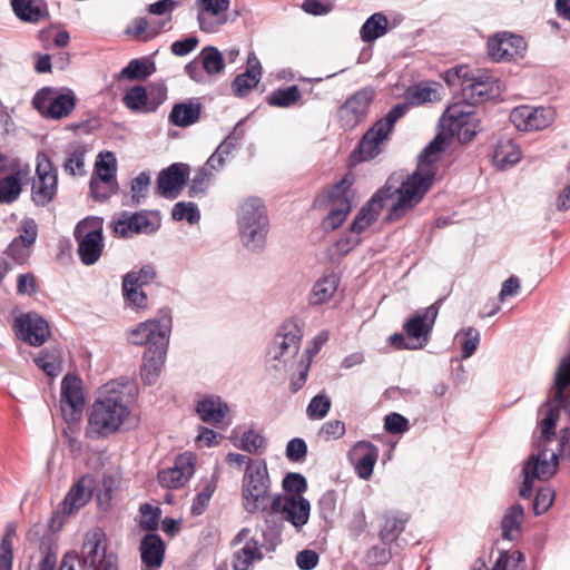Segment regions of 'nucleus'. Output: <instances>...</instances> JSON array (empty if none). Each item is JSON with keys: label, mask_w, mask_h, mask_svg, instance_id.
I'll return each instance as SVG.
<instances>
[{"label": "nucleus", "mask_w": 570, "mask_h": 570, "mask_svg": "<svg viewBox=\"0 0 570 570\" xmlns=\"http://www.w3.org/2000/svg\"><path fill=\"white\" fill-rule=\"evenodd\" d=\"M433 185V173L414 171L394 188L386 181L371 199L360 209L351 224V230L361 234L379 217L384 203L397 194V200L389 209L385 217L387 223H395L411 213L424 198Z\"/></svg>", "instance_id": "f257e3e1"}, {"label": "nucleus", "mask_w": 570, "mask_h": 570, "mask_svg": "<svg viewBox=\"0 0 570 570\" xmlns=\"http://www.w3.org/2000/svg\"><path fill=\"white\" fill-rule=\"evenodd\" d=\"M171 316L169 309H161L160 317L138 324L129 332L128 341L134 345H147L140 375L146 384H154L165 364Z\"/></svg>", "instance_id": "f03ea898"}, {"label": "nucleus", "mask_w": 570, "mask_h": 570, "mask_svg": "<svg viewBox=\"0 0 570 570\" xmlns=\"http://www.w3.org/2000/svg\"><path fill=\"white\" fill-rule=\"evenodd\" d=\"M130 413L125 394L120 391H108L89 407L86 438L99 440L115 434L130 416Z\"/></svg>", "instance_id": "7ed1b4c3"}, {"label": "nucleus", "mask_w": 570, "mask_h": 570, "mask_svg": "<svg viewBox=\"0 0 570 570\" xmlns=\"http://www.w3.org/2000/svg\"><path fill=\"white\" fill-rule=\"evenodd\" d=\"M244 509L250 513L266 511L271 497V478L265 460H249L242 480Z\"/></svg>", "instance_id": "20e7f679"}, {"label": "nucleus", "mask_w": 570, "mask_h": 570, "mask_svg": "<svg viewBox=\"0 0 570 570\" xmlns=\"http://www.w3.org/2000/svg\"><path fill=\"white\" fill-rule=\"evenodd\" d=\"M238 227L243 244L250 250H261L268 232V217L262 199L247 198L238 213Z\"/></svg>", "instance_id": "39448f33"}, {"label": "nucleus", "mask_w": 570, "mask_h": 570, "mask_svg": "<svg viewBox=\"0 0 570 570\" xmlns=\"http://www.w3.org/2000/svg\"><path fill=\"white\" fill-rule=\"evenodd\" d=\"M102 230L104 220L100 217H87L76 225L73 236L83 265H94L101 257L105 247Z\"/></svg>", "instance_id": "423d86ee"}, {"label": "nucleus", "mask_w": 570, "mask_h": 570, "mask_svg": "<svg viewBox=\"0 0 570 570\" xmlns=\"http://www.w3.org/2000/svg\"><path fill=\"white\" fill-rule=\"evenodd\" d=\"M407 110L405 104L395 105L384 118L376 120L367 129L358 142L357 151L361 160H370L381 153V144L386 140L393 131L395 122L402 118Z\"/></svg>", "instance_id": "0eeeda50"}, {"label": "nucleus", "mask_w": 570, "mask_h": 570, "mask_svg": "<svg viewBox=\"0 0 570 570\" xmlns=\"http://www.w3.org/2000/svg\"><path fill=\"white\" fill-rule=\"evenodd\" d=\"M76 95L70 89L58 94L51 87H43L35 94L31 104L45 118L61 119L71 114L76 107Z\"/></svg>", "instance_id": "6e6552de"}, {"label": "nucleus", "mask_w": 570, "mask_h": 570, "mask_svg": "<svg viewBox=\"0 0 570 570\" xmlns=\"http://www.w3.org/2000/svg\"><path fill=\"white\" fill-rule=\"evenodd\" d=\"M58 193V173L46 154L37 157L36 176L31 185V200L36 206L50 204Z\"/></svg>", "instance_id": "1a4fd4ad"}, {"label": "nucleus", "mask_w": 570, "mask_h": 570, "mask_svg": "<svg viewBox=\"0 0 570 570\" xmlns=\"http://www.w3.org/2000/svg\"><path fill=\"white\" fill-rule=\"evenodd\" d=\"M81 553L80 561L88 569L118 570L116 557L114 554H106V534L98 527L86 533Z\"/></svg>", "instance_id": "9d476101"}, {"label": "nucleus", "mask_w": 570, "mask_h": 570, "mask_svg": "<svg viewBox=\"0 0 570 570\" xmlns=\"http://www.w3.org/2000/svg\"><path fill=\"white\" fill-rule=\"evenodd\" d=\"M98 158L89 187L92 198L104 202L118 190L116 158L110 151L100 153Z\"/></svg>", "instance_id": "9b49d317"}, {"label": "nucleus", "mask_w": 570, "mask_h": 570, "mask_svg": "<svg viewBox=\"0 0 570 570\" xmlns=\"http://www.w3.org/2000/svg\"><path fill=\"white\" fill-rule=\"evenodd\" d=\"M160 227V217L157 212L141 210L137 213L122 212L114 222V232L122 238L135 234H153Z\"/></svg>", "instance_id": "f8f14e48"}, {"label": "nucleus", "mask_w": 570, "mask_h": 570, "mask_svg": "<svg viewBox=\"0 0 570 570\" xmlns=\"http://www.w3.org/2000/svg\"><path fill=\"white\" fill-rule=\"evenodd\" d=\"M85 402L81 379L67 374L61 382L60 407L68 424H78L81 421Z\"/></svg>", "instance_id": "ddd939ff"}, {"label": "nucleus", "mask_w": 570, "mask_h": 570, "mask_svg": "<svg viewBox=\"0 0 570 570\" xmlns=\"http://www.w3.org/2000/svg\"><path fill=\"white\" fill-rule=\"evenodd\" d=\"M374 96V89L365 87L348 97L337 112L341 127L353 129L360 125L366 118Z\"/></svg>", "instance_id": "4468645a"}, {"label": "nucleus", "mask_w": 570, "mask_h": 570, "mask_svg": "<svg viewBox=\"0 0 570 570\" xmlns=\"http://www.w3.org/2000/svg\"><path fill=\"white\" fill-rule=\"evenodd\" d=\"M438 314L439 302H435L422 312H416L410 316L403 324L405 335L410 342L414 343L416 348H423L428 345Z\"/></svg>", "instance_id": "2eb2a0df"}, {"label": "nucleus", "mask_w": 570, "mask_h": 570, "mask_svg": "<svg viewBox=\"0 0 570 570\" xmlns=\"http://www.w3.org/2000/svg\"><path fill=\"white\" fill-rule=\"evenodd\" d=\"M269 511L274 514H283L284 520L288 521L296 529H302L308 522L311 503L304 497L276 494L269 503Z\"/></svg>", "instance_id": "dca6fc26"}, {"label": "nucleus", "mask_w": 570, "mask_h": 570, "mask_svg": "<svg viewBox=\"0 0 570 570\" xmlns=\"http://www.w3.org/2000/svg\"><path fill=\"white\" fill-rule=\"evenodd\" d=\"M554 116L551 107L519 106L512 109L510 120L518 130L533 131L548 128Z\"/></svg>", "instance_id": "f3484780"}, {"label": "nucleus", "mask_w": 570, "mask_h": 570, "mask_svg": "<svg viewBox=\"0 0 570 570\" xmlns=\"http://www.w3.org/2000/svg\"><path fill=\"white\" fill-rule=\"evenodd\" d=\"M501 81L487 70H476L470 82L463 85V99L479 105L499 97Z\"/></svg>", "instance_id": "a211bd4d"}, {"label": "nucleus", "mask_w": 570, "mask_h": 570, "mask_svg": "<svg viewBox=\"0 0 570 570\" xmlns=\"http://www.w3.org/2000/svg\"><path fill=\"white\" fill-rule=\"evenodd\" d=\"M17 337L32 346H41L50 337L48 322L37 313H26L14 318Z\"/></svg>", "instance_id": "6ab92c4d"}, {"label": "nucleus", "mask_w": 570, "mask_h": 570, "mask_svg": "<svg viewBox=\"0 0 570 570\" xmlns=\"http://www.w3.org/2000/svg\"><path fill=\"white\" fill-rule=\"evenodd\" d=\"M527 42L522 36L504 31L499 32L488 40V52L492 60L511 61L522 58L527 51Z\"/></svg>", "instance_id": "aec40b11"}, {"label": "nucleus", "mask_w": 570, "mask_h": 570, "mask_svg": "<svg viewBox=\"0 0 570 570\" xmlns=\"http://www.w3.org/2000/svg\"><path fill=\"white\" fill-rule=\"evenodd\" d=\"M302 337V328L295 321L284 322L274 337L269 354H272L274 360L295 357L299 351Z\"/></svg>", "instance_id": "412c9836"}, {"label": "nucleus", "mask_w": 570, "mask_h": 570, "mask_svg": "<svg viewBox=\"0 0 570 570\" xmlns=\"http://www.w3.org/2000/svg\"><path fill=\"white\" fill-rule=\"evenodd\" d=\"M189 168L184 164H173L157 177L156 193L165 198H176L185 186Z\"/></svg>", "instance_id": "4be33fe9"}, {"label": "nucleus", "mask_w": 570, "mask_h": 570, "mask_svg": "<svg viewBox=\"0 0 570 570\" xmlns=\"http://www.w3.org/2000/svg\"><path fill=\"white\" fill-rule=\"evenodd\" d=\"M230 0H197V20L204 32H214L217 26L226 22Z\"/></svg>", "instance_id": "5701e85b"}, {"label": "nucleus", "mask_w": 570, "mask_h": 570, "mask_svg": "<svg viewBox=\"0 0 570 570\" xmlns=\"http://www.w3.org/2000/svg\"><path fill=\"white\" fill-rule=\"evenodd\" d=\"M356 475L368 480L379 459V448L370 441H358L348 453Z\"/></svg>", "instance_id": "b1692460"}, {"label": "nucleus", "mask_w": 570, "mask_h": 570, "mask_svg": "<svg viewBox=\"0 0 570 570\" xmlns=\"http://www.w3.org/2000/svg\"><path fill=\"white\" fill-rule=\"evenodd\" d=\"M475 104L463 99V95L456 98V101L451 104L441 117V125L448 130H461L462 127H466L474 121Z\"/></svg>", "instance_id": "393cba45"}, {"label": "nucleus", "mask_w": 570, "mask_h": 570, "mask_svg": "<svg viewBox=\"0 0 570 570\" xmlns=\"http://www.w3.org/2000/svg\"><path fill=\"white\" fill-rule=\"evenodd\" d=\"M262 78V65L254 52L247 57L246 71L235 77L232 90L237 97H246Z\"/></svg>", "instance_id": "a878e982"}, {"label": "nucleus", "mask_w": 570, "mask_h": 570, "mask_svg": "<svg viewBox=\"0 0 570 570\" xmlns=\"http://www.w3.org/2000/svg\"><path fill=\"white\" fill-rule=\"evenodd\" d=\"M142 564L147 569H158L164 563L166 546L157 533H147L139 546Z\"/></svg>", "instance_id": "bb28decb"}, {"label": "nucleus", "mask_w": 570, "mask_h": 570, "mask_svg": "<svg viewBox=\"0 0 570 570\" xmlns=\"http://www.w3.org/2000/svg\"><path fill=\"white\" fill-rule=\"evenodd\" d=\"M194 466L184 458L176 460L173 468L164 469L158 472V482L161 487L168 489L181 488L193 475Z\"/></svg>", "instance_id": "cd10ccee"}, {"label": "nucleus", "mask_w": 570, "mask_h": 570, "mask_svg": "<svg viewBox=\"0 0 570 570\" xmlns=\"http://www.w3.org/2000/svg\"><path fill=\"white\" fill-rule=\"evenodd\" d=\"M196 412L203 422L218 425L227 416L229 407L220 397L208 396L198 401Z\"/></svg>", "instance_id": "c85d7f7f"}, {"label": "nucleus", "mask_w": 570, "mask_h": 570, "mask_svg": "<svg viewBox=\"0 0 570 570\" xmlns=\"http://www.w3.org/2000/svg\"><path fill=\"white\" fill-rule=\"evenodd\" d=\"M522 156L521 149L510 138H502L498 140L493 151L494 165L504 170L509 167L514 166L520 161Z\"/></svg>", "instance_id": "c756f323"}, {"label": "nucleus", "mask_w": 570, "mask_h": 570, "mask_svg": "<svg viewBox=\"0 0 570 570\" xmlns=\"http://www.w3.org/2000/svg\"><path fill=\"white\" fill-rule=\"evenodd\" d=\"M202 104L195 100L174 105L169 121L177 127H188L200 118Z\"/></svg>", "instance_id": "7c9ffc66"}, {"label": "nucleus", "mask_w": 570, "mask_h": 570, "mask_svg": "<svg viewBox=\"0 0 570 570\" xmlns=\"http://www.w3.org/2000/svg\"><path fill=\"white\" fill-rule=\"evenodd\" d=\"M523 518V507L519 503L511 505L505 511L501 521L503 539L514 540L519 535Z\"/></svg>", "instance_id": "2f4dec72"}, {"label": "nucleus", "mask_w": 570, "mask_h": 570, "mask_svg": "<svg viewBox=\"0 0 570 570\" xmlns=\"http://www.w3.org/2000/svg\"><path fill=\"white\" fill-rule=\"evenodd\" d=\"M338 283L340 279L334 274L320 278L313 286L309 303L312 305H321L328 302L335 294Z\"/></svg>", "instance_id": "473e14b6"}, {"label": "nucleus", "mask_w": 570, "mask_h": 570, "mask_svg": "<svg viewBox=\"0 0 570 570\" xmlns=\"http://www.w3.org/2000/svg\"><path fill=\"white\" fill-rule=\"evenodd\" d=\"M22 170L9 171V175L0 178V203L11 204L16 202L22 190Z\"/></svg>", "instance_id": "72a5a7b5"}, {"label": "nucleus", "mask_w": 570, "mask_h": 570, "mask_svg": "<svg viewBox=\"0 0 570 570\" xmlns=\"http://www.w3.org/2000/svg\"><path fill=\"white\" fill-rule=\"evenodd\" d=\"M263 559L259 543L255 539H249L244 547L239 549L234 557V570H248L255 560Z\"/></svg>", "instance_id": "f704fd0d"}, {"label": "nucleus", "mask_w": 570, "mask_h": 570, "mask_svg": "<svg viewBox=\"0 0 570 570\" xmlns=\"http://www.w3.org/2000/svg\"><path fill=\"white\" fill-rule=\"evenodd\" d=\"M302 99V94L296 85L273 90L267 97L266 102L272 107L289 108L297 105Z\"/></svg>", "instance_id": "c9c22d12"}, {"label": "nucleus", "mask_w": 570, "mask_h": 570, "mask_svg": "<svg viewBox=\"0 0 570 570\" xmlns=\"http://www.w3.org/2000/svg\"><path fill=\"white\" fill-rule=\"evenodd\" d=\"M91 498L90 491H86L82 480L71 487L63 501L60 503L63 514H73L82 508Z\"/></svg>", "instance_id": "e433bc0d"}, {"label": "nucleus", "mask_w": 570, "mask_h": 570, "mask_svg": "<svg viewBox=\"0 0 570 570\" xmlns=\"http://www.w3.org/2000/svg\"><path fill=\"white\" fill-rule=\"evenodd\" d=\"M407 518L404 514L387 513L383 517L380 538L384 543H391L397 539L404 530Z\"/></svg>", "instance_id": "4c0bfd02"}, {"label": "nucleus", "mask_w": 570, "mask_h": 570, "mask_svg": "<svg viewBox=\"0 0 570 570\" xmlns=\"http://www.w3.org/2000/svg\"><path fill=\"white\" fill-rule=\"evenodd\" d=\"M525 464H531L530 473H533L539 480H548L557 472L558 456L552 453L550 460L546 458V452L531 455Z\"/></svg>", "instance_id": "58836bf2"}, {"label": "nucleus", "mask_w": 570, "mask_h": 570, "mask_svg": "<svg viewBox=\"0 0 570 570\" xmlns=\"http://www.w3.org/2000/svg\"><path fill=\"white\" fill-rule=\"evenodd\" d=\"M387 32V18L376 12L366 19L360 30V36L364 42H373L377 38L384 36Z\"/></svg>", "instance_id": "ea45409f"}, {"label": "nucleus", "mask_w": 570, "mask_h": 570, "mask_svg": "<svg viewBox=\"0 0 570 570\" xmlns=\"http://www.w3.org/2000/svg\"><path fill=\"white\" fill-rule=\"evenodd\" d=\"M445 145V136L442 132H439L432 141L429 142L426 147L421 151L419 158L421 160V166L415 171L421 173H433V177L435 176V171L430 167L438 159V155L444 149Z\"/></svg>", "instance_id": "a19ab883"}, {"label": "nucleus", "mask_w": 570, "mask_h": 570, "mask_svg": "<svg viewBox=\"0 0 570 570\" xmlns=\"http://www.w3.org/2000/svg\"><path fill=\"white\" fill-rule=\"evenodd\" d=\"M17 537V524L9 522L0 541V570H12L13 541Z\"/></svg>", "instance_id": "79ce46f5"}, {"label": "nucleus", "mask_w": 570, "mask_h": 570, "mask_svg": "<svg viewBox=\"0 0 570 570\" xmlns=\"http://www.w3.org/2000/svg\"><path fill=\"white\" fill-rule=\"evenodd\" d=\"M35 363L47 375L56 377L62 371L61 352L58 348H53L52 351L48 348L41 350L38 356L35 358Z\"/></svg>", "instance_id": "37998d69"}, {"label": "nucleus", "mask_w": 570, "mask_h": 570, "mask_svg": "<svg viewBox=\"0 0 570 570\" xmlns=\"http://www.w3.org/2000/svg\"><path fill=\"white\" fill-rule=\"evenodd\" d=\"M16 16L28 22H38L43 17L41 0H11Z\"/></svg>", "instance_id": "c03bdc74"}, {"label": "nucleus", "mask_w": 570, "mask_h": 570, "mask_svg": "<svg viewBox=\"0 0 570 570\" xmlns=\"http://www.w3.org/2000/svg\"><path fill=\"white\" fill-rule=\"evenodd\" d=\"M122 101L125 106L134 111L149 112L150 101L148 90L141 86L136 85L127 90Z\"/></svg>", "instance_id": "a18cd8bd"}, {"label": "nucleus", "mask_w": 570, "mask_h": 570, "mask_svg": "<svg viewBox=\"0 0 570 570\" xmlns=\"http://www.w3.org/2000/svg\"><path fill=\"white\" fill-rule=\"evenodd\" d=\"M39 551L42 557L37 566V570H57L58 546L50 535L41 538Z\"/></svg>", "instance_id": "49530a36"}, {"label": "nucleus", "mask_w": 570, "mask_h": 570, "mask_svg": "<svg viewBox=\"0 0 570 570\" xmlns=\"http://www.w3.org/2000/svg\"><path fill=\"white\" fill-rule=\"evenodd\" d=\"M155 71L154 62L148 65L144 59H132L120 71L119 79L144 80Z\"/></svg>", "instance_id": "de8ad7c7"}, {"label": "nucleus", "mask_w": 570, "mask_h": 570, "mask_svg": "<svg viewBox=\"0 0 570 570\" xmlns=\"http://www.w3.org/2000/svg\"><path fill=\"white\" fill-rule=\"evenodd\" d=\"M352 181L348 179V176L343 177L340 181L334 184L332 188L328 190L327 198L331 203V206H343L352 205V190H351Z\"/></svg>", "instance_id": "09e8293b"}, {"label": "nucleus", "mask_w": 570, "mask_h": 570, "mask_svg": "<svg viewBox=\"0 0 570 570\" xmlns=\"http://www.w3.org/2000/svg\"><path fill=\"white\" fill-rule=\"evenodd\" d=\"M164 26L165 22L157 27L150 26L147 19L139 17L132 21L131 27L127 28L126 33L135 39H142L144 41H147L158 36Z\"/></svg>", "instance_id": "8fccbe9b"}, {"label": "nucleus", "mask_w": 570, "mask_h": 570, "mask_svg": "<svg viewBox=\"0 0 570 570\" xmlns=\"http://www.w3.org/2000/svg\"><path fill=\"white\" fill-rule=\"evenodd\" d=\"M202 66L208 75H216L224 70L225 61L222 52L212 46L205 47L202 52Z\"/></svg>", "instance_id": "3c124183"}, {"label": "nucleus", "mask_w": 570, "mask_h": 570, "mask_svg": "<svg viewBox=\"0 0 570 570\" xmlns=\"http://www.w3.org/2000/svg\"><path fill=\"white\" fill-rule=\"evenodd\" d=\"M157 276L156 269L151 264L144 265L139 271H130L124 277L122 282L126 285H136L142 288L151 284Z\"/></svg>", "instance_id": "603ef678"}, {"label": "nucleus", "mask_w": 570, "mask_h": 570, "mask_svg": "<svg viewBox=\"0 0 570 570\" xmlns=\"http://www.w3.org/2000/svg\"><path fill=\"white\" fill-rule=\"evenodd\" d=\"M216 489L217 481L214 478L206 482L204 488L196 494L191 503L190 513L193 515H200L205 512Z\"/></svg>", "instance_id": "864d4df0"}, {"label": "nucleus", "mask_w": 570, "mask_h": 570, "mask_svg": "<svg viewBox=\"0 0 570 570\" xmlns=\"http://www.w3.org/2000/svg\"><path fill=\"white\" fill-rule=\"evenodd\" d=\"M140 512V521L139 527L142 530L149 531V533H155L158 529L161 510L158 507H153L149 503H144L139 508Z\"/></svg>", "instance_id": "5fc2aeb1"}, {"label": "nucleus", "mask_w": 570, "mask_h": 570, "mask_svg": "<svg viewBox=\"0 0 570 570\" xmlns=\"http://www.w3.org/2000/svg\"><path fill=\"white\" fill-rule=\"evenodd\" d=\"M150 186V175L147 171H141L137 177L131 180L130 203L132 206H138L146 198Z\"/></svg>", "instance_id": "6e6d98bb"}, {"label": "nucleus", "mask_w": 570, "mask_h": 570, "mask_svg": "<svg viewBox=\"0 0 570 570\" xmlns=\"http://www.w3.org/2000/svg\"><path fill=\"white\" fill-rule=\"evenodd\" d=\"M283 490L289 493V497H302L307 490L305 476L298 472L287 473L282 481Z\"/></svg>", "instance_id": "4d7b16f0"}, {"label": "nucleus", "mask_w": 570, "mask_h": 570, "mask_svg": "<svg viewBox=\"0 0 570 570\" xmlns=\"http://www.w3.org/2000/svg\"><path fill=\"white\" fill-rule=\"evenodd\" d=\"M474 72L468 66H455L445 71L444 81L449 86H460L461 94L463 95V85L470 82V78H472Z\"/></svg>", "instance_id": "13d9d810"}, {"label": "nucleus", "mask_w": 570, "mask_h": 570, "mask_svg": "<svg viewBox=\"0 0 570 570\" xmlns=\"http://www.w3.org/2000/svg\"><path fill=\"white\" fill-rule=\"evenodd\" d=\"M244 136L245 130L242 127V122L239 121L229 132V135L218 145L217 149L225 157H228L238 148Z\"/></svg>", "instance_id": "bf43d9fd"}, {"label": "nucleus", "mask_w": 570, "mask_h": 570, "mask_svg": "<svg viewBox=\"0 0 570 570\" xmlns=\"http://www.w3.org/2000/svg\"><path fill=\"white\" fill-rule=\"evenodd\" d=\"M32 247L29 244L22 243L21 239L14 237L6 249V255L12 258L17 264H24L29 259Z\"/></svg>", "instance_id": "052dcab7"}, {"label": "nucleus", "mask_w": 570, "mask_h": 570, "mask_svg": "<svg viewBox=\"0 0 570 570\" xmlns=\"http://www.w3.org/2000/svg\"><path fill=\"white\" fill-rule=\"evenodd\" d=\"M171 216L175 220L186 219L189 224H195L200 219V214L194 203L179 202L175 204Z\"/></svg>", "instance_id": "680f3d73"}, {"label": "nucleus", "mask_w": 570, "mask_h": 570, "mask_svg": "<svg viewBox=\"0 0 570 570\" xmlns=\"http://www.w3.org/2000/svg\"><path fill=\"white\" fill-rule=\"evenodd\" d=\"M556 399L562 400L563 390L570 385V355L563 358L558 367L554 379Z\"/></svg>", "instance_id": "e2e57ef3"}, {"label": "nucleus", "mask_w": 570, "mask_h": 570, "mask_svg": "<svg viewBox=\"0 0 570 570\" xmlns=\"http://www.w3.org/2000/svg\"><path fill=\"white\" fill-rule=\"evenodd\" d=\"M330 409V397L323 394H318L311 400L306 412L309 419L320 420L327 415Z\"/></svg>", "instance_id": "0e129e2a"}, {"label": "nucleus", "mask_w": 570, "mask_h": 570, "mask_svg": "<svg viewBox=\"0 0 570 570\" xmlns=\"http://www.w3.org/2000/svg\"><path fill=\"white\" fill-rule=\"evenodd\" d=\"M238 448L245 452L255 454L265 448V439L254 430H248L242 435Z\"/></svg>", "instance_id": "69168bd1"}, {"label": "nucleus", "mask_w": 570, "mask_h": 570, "mask_svg": "<svg viewBox=\"0 0 570 570\" xmlns=\"http://www.w3.org/2000/svg\"><path fill=\"white\" fill-rule=\"evenodd\" d=\"M65 170L71 176L85 174V150L81 147L75 148L63 164Z\"/></svg>", "instance_id": "338daca9"}, {"label": "nucleus", "mask_w": 570, "mask_h": 570, "mask_svg": "<svg viewBox=\"0 0 570 570\" xmlns=\"http://www.w3.org/2000/svg\"><path fill=\"white\" fill-rule=\"evenodd\" d=\"M337 495L334 490H328L322 494L317 502L320 517L327 521L332 519L336 510Z\"/></svg>", "instance_id": "774afa93"}]
</instances>
